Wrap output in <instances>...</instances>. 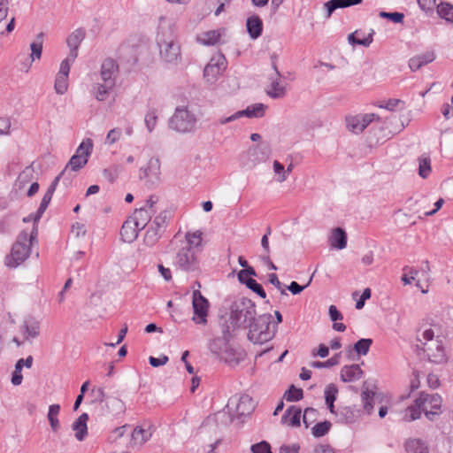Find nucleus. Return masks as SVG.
<instances>
[{"instance_id": "62", "label": "nucleus", "mask_w": 453, "mask_h": 453, "mask_svg": "<svg viewBox=\"0 0 453 453\" xmlns=\"http://www.w3.org/2000/svg\"><path fill=\"white\" fill-rule=\"evenodd\" d=\"M168 360H169L168 357L164 354L158 357H155L152 356H150L149 357V363L153 367L162 366V365H165L168 362Z\"/></svg>"}, {"instance_id": "18", "label": "nucleus", "mask_w": 453, "mask_h": 453, "mask_svg": "<svg viewBox=\"0 0 453 453\" xmlns=\"http://www.w3.org/2000/svg\"><path fill=\"white\" fill-rule=\"evenodd\" d=\"M281 76H269L270 87L266 94L273 99L282 98L286 96V84L280 81Z\"/></svg>"}, {"instance_id": "11", "label": "nucleus", "mask_w": 453, "mask_h": 453, "mask_svg": "<svg viewBox=\"0 0 453 453\" xmlns=\"http://www.w3.org/2000/svg\"><path fill=\"white\" fill-rule=\"evenodd\" d=\"M140 178L147 179V181L154 185L159 181L160 161L157 157H151L146 167L140 169Z\"/></svg>"}, {"instance_id": "21", "label": "nucleus", "mask_w": 453, "mask_h": 453, "mask_svg": "<svg viewBox=\"0 0 453 453\" xmlns=\"http://www.w3.org/2000/svg\"><path fill=\"white\" fill-rule=\"evenodd\" d=\"M246 28L250 37L257 39L263 33V21L257 15H252L247 19Z\"/></svg>"}, {"instance_id": "33", "label": "nucleus", "mask_w": 453, "mask_h": 453, "mask_svg": "<svg viewBox=\"0 0 453 453\" xmlns=\"http://www.w3.org/2000/svg\"><path fill=\"white\" fill-rule=\"evenodd\" d=\"M202 232L187 233L186 240L181 242V246L196 250L199 252L202 249Z\"/></svg>"}, {"instance_id": "31", "label": "nucleus", "mask_w": 453, "mask_h": 453, "mask_svg": "<svg viewBox=\"0 0 453 453\" xmlns=\"http://www.w3.org/2000/svg\"><path fill=\"white\" fill-rule=\"evenodd\" d=\"M115 86L106 82H96L92 87V93L97 101H105Z\"/></svg>"}, {"instance_id": "32", "label": "nucleus", "mask_w": 453, "mask_h": 453, "mask_svg": "<svg viewBox=\"0 0 453 453\" xmlns=\"http://www.w3.org/2000/svg\"><path fill=\"white\" fill-rule=\"evenodd\" d=\"M363 0H329L325 4V7L327 12L326 17H330L332 13L340 8H347L356 4H358Z\"/></svg>"}, {"instance_id": "45", "label": "nucleus", "mask_w": 453, "mask_h": 453, "mask_svg": "<svg viewBox=\"0 0 453 453\" xmlns=\"http://www.w3.org/2000/svg\"><path fill=\"white\" fill-rule=\"evenodd\" d=\"M431 159L427 156L422 155L418 157V174L421 178L426 179L431 173Z\"/></svg>"}, {"instance_id": "41", "label": "nucleus", "mask_w": 453, "mask_h": 453, "mask_svg": "<svg viewBox=\"0 0 453 453\" xmlns=\"http://www.w3.org/2000/svg\"><path fill=\"white\" fill-rule=\"evenodd\" d=\"M43 36H44L43 33H42V32L39 33L36 35V40L30 44V49H31L30 58H31V61H35L36 59H40L41 58L42 51Z\"/></svg>"}, {"instance_id": "42", "label": "nucleus", "mask_w": 453, "mask_h": 453, "mask_svg": "<svg viewBox=\"0 0 453 453\" xmlns=\"http://www.w3.org/2000/svg\"><path fill=\"white\" fill-rule=\"evenodd\" d=\"M23 326L26 339L35 338L40 334V324L33 319L26 320Z\"/></svg>"}, {"instance_id": "50", "label": "nucleus", "mask_w": 453, "mask_h": 453, "mask_svg": "<svg viewBox=\"0 0 453 453\" xmlns=\"http://www.w3.org/2000/svg\"><path fill=\"white\" fill-rule=\"evenodd\" d=\"M54 88L57 94L64 95L68 88V76L57 74Z\"/></svg>"}, {"instance_id": "20", "label": "nucleus", "mask_w": 453, "mask_h": 453, "mask_svg": "<svg viewBox=\"0 0 453 453\" xmlns=\"http://www.w3.org/2000/svg\"><path fill=\"white\" fill-rule=\"evenodd\" d=\"M436 56L434 50L416 55L409 59V67L412 72L419 70L422 66L432 63Z\"/></svg>"}, {"instance_id": "2", "label": "nucleus", "mask_w": 453, "mask_h": 453, "mask_svg": "<svg viewBox=\"0 0 453 453\" xmlns=\"http://www.w3.org/2000/svg\"><path fill=\"white\" fill-rule=\"evenodd\" d=\"M157 44L159 48L161 58L167 63L177 64L181 58L180 46L176 42L173 29L159 27L157 37Z\"/></svg>"}, {"instance_id": "23", "label": "nucleus", "mask_w": 453, "mask_h": 453, "mask_svg": "<svg viewBox=\"0 0 453 453\" xmlns=\"http://www.w3.org/2000/svg\"><path fill=\"white\" fill-rule=\"evenodd\" d=\"M423 400L424 398H416L414 404L406 408L404 416L403 418V421L411 422L420 418L424 407Z\"/></svg>"}, {"instance_id": "16", "label": "nucleus", "mask_w": 453, "mask_h": 453, "mask_svg": "<svg viewBox=\"0 0 453 453\" xmlns=\"http://www.w3.org/2000/svg\"><path fill=\"white\" fill-rule=\"evenodd\" d=\"M103 411L104 414L119 417L125 413L126 404L120 398L110 395L106 397Z\"/></svg>"}, {"instance_id": "60", "label": "nucleus", "mask_w": 453, "mask_h": 453, "mask_svg": "<svg viewBox=\"0 0 453 453\" xmlns=\"http://www.w3.org/2000/svg\"><path fill=\"white\" fill-rule=\"evenodd\" d=\"M273 170L275 172L276 174H278V180L280 182H282L284 180H287V174H286V172H285V168H284V165L280 163L279 161L275 160L273 162Z\"/></svg>"}, {"instance_id": "1", "label": "nucleus", "mask_w": 453, "mask_h": 453, "mask_svg": "<svg viewBox=\"0 0 453 453\" xmlns=\"http://www.w3.org/2000/svg\"><path fill=\"white\" fill-rule=\"evenodd\" d=\"M257 315L256 303L250 298L240 297L230 305L229 317H221L219 326L225 334L237 328H247Z\"/></svg>"}, {"instance_id": "53", "label": "nucleus", "mask_w": 453, "mask_h": 453, "mask_svg": "<svg viewBox=\"0 0 453 453\" xmlns=\"http://www.w3.org/2000/svg\"><path fill=\"white\" fill-rule=\"evenodd\" d=\"M360 128L364 131L373 120H380V117L375 113L359 114Z\"/></svg>"}, {"instance_id": "8", "label": "nucleus", "mask_w": 453, "mask_h": 453, "mask_svg": "<svg viewBox=\"0 0 453 453\" xmlns=\"http://www.w3.org/2000/svg\"><path fill=\"white\" fill-rule=\"evenodd\" d=\"M196 124V118L186 108H177L173 116L169 119L170 128L188 133L193 130Z\"/></svg>"}, {"instance_id": "34", "label": "nucleus", "mask_w": 453, "mask_h": 453, "mask_svg": "<svg viewBox=\"0 0 453 453\" xmlns=\"http://www.w3.org/2000/svg\"><path fill=\"white\" fill-rule=\"evenodd\" d=\"M372 344V339L362 338L354 343L352 349L349 346L347 350L349 356L354 351L359 356H365L369 352V349Z\"/></svg>"}, {"instance_id": "57", "label": "nucleus", "mask_w": 453, "mask_h": 453, "mask_svg": "<svg viewBox=\"0 0 453 453\" xmlns=\"http://www.w3.org/2000/svg\"><path fill=\"white\" fill-rule=\"evenodd\" d=\"M250 451L252 453H272L271 445L266 441L252 444Z\"/></svg>"}, {"instance_id": "64", "label": "nucleus", "mask_w": 453, "mask_h": 453, "mask_svg": "<svg viewBox=\"0 0 453 453\" xmlns=\"http://www.w3.org/2000/svg\"><path fill=\"white\" fill-rule=\"evenodd\" d=\"M300 445L293 443L291 445L283 444L280 447L279 453H299Z\"/></svg>"}, {"instance_id": "9", "label": "nucleus", "mask_w": 453, "mask_h": 453, "mask_svg": "<svg viewBox=\"0 0 453 453\" xmlns=\"http://www.w3.org/2000/svg\"><path fill=\"white\" fill-rule=\"evenodd\" d=\"M175 265L185 272L199 270L197 251L180 245L176 254Z\"/></svg>"}, {"instance_id": "25", "label": "nucleus", "mask_w": 453, "mask_h": 453, "mask_svg": "<svg viewBox=\"0 0 453 453\" xmlns=\"http://www.w3.org/2000/svg\"><path fill=\"white\" fill-rule=\"evenodd\" d=\"M374 395L375 393L368 388L367 382H364L362 386L361 400L363 403L364 411L368 415L373 412Z\"/></svg>"}, {"instance_id": "19", "label": "nucleus", "mask_w": 453, "mask_h": 453, "mask_svg": "<svg viewBox=\"0 0 453 453\" xmlns=\"http://www.w3.org/2000/svg\"><path fill=\"white\" fill-rule=\"evenodd\" d=\"M85 30L83 28H78L74 30L66 39L67 46L69 47V54L71 59H76L78 56V50L81 42L85 37Z\"/></svg>"}, {"instance_id": "4", "label": "nucleus", "mask_w": 453, "mask_h": 453, "mask_svg": "<svg viewBox=\"0 0 453 453\" xmlns=\"http://www.w3.org/2000/svg\"><path fill=\"white\" fill-rule=\"evenodd\" d=\"M31 253V245L28 244V233L21 231L13 243L11 254L5 257L8 267L16 268L28 258Z\"/></svg>"}, {"instance_id": "61", "label": "nucleus", "mask_w": 453, "mask_h": 453, "mask_svg": "<svg viewBox=\"0 0 453 453\" xmlns=\"http://www.w3.org/2000/svg\"><path fill=\"white\" fill-rule=\"evenodd\" d=\"M74 60L75 59H71L70 54H68L67 58L61 62L58 74L68 76L70 72V64L73 63Z\"/></svg>"}, {"instance_id": "52", "label": "nucleus", "mask_w": 453, "mask_h": 453, "mask_svg": "<svg viewBox=\"0 0 453 453\" xmlns=\"http://www.w3.org/2000/svg\"><path fill=\"white\" fill-rule=\"evenodd\" d=\"M379 16L382 19H387L393 23H403L404 19V14L403 12H380Z\"/></svg>"}, {"instance_id": "10", "label": "nucleus", "mask_w": 453, "mask_h": 453, "mask_svg": "<svg viewBox=\"0 0 453 453\" xmlns=\"http://www.w3.org/2000/svg\"><path fill=\"white\" fill-rule=\"evenodd\" d=\"M192 304L195 314L192 319L193 321L196 324H205L207 322L209 302L199 290L193 292Z\"/></svg>"}, {"instance_id": "38", "label": "nucleus", "mask_w": 453, "mask_h": 453, "mask_svg": "<svg viewBox=\"0 0 453 453\" xmlns=\"http://www.w3.org/2000/svg\"><path fill=\"white\" fill-rule=\"evenodd\" d=\"M221 34L219 30H210L202 34L198 37V42L206 46L215 45L220 39Z\"/></svg>"}, {"instance_id": "6", "label": "nucleus", "mask_w": 453, "mask_h": 453, "mask_svg": "<svg viewBox=\"0 0 453 453\" xmlns=\"http://www.w3.org/2000/svg\"><path fill=\"white\" fill-rule=\"evenodd\" d=\"M167 226V212L159 213L144 234L143 242L148 247H154L161 238L163 233Z\"/></svg>"}, {"instance_id": "22", "label": "nucleus", "mask_w": 453, "mask_h": 453, "mask_svg": "<svg viewBox=\"0 0 453 453\" xmlns=\"http://www.w3.org/2000/svg\"><path fill=\"white\" fill-rule=\"evenodd\" d=\"M88 414L84 412L81 415H80L79 418L72 425V429L76 432L75 438L79 441H84V439L88 435Z\"/></svg>"}, {"instance_id": "56", "label": "nucleus", "mask_w": 453, "mask_h": 453, "mask_svg": "<svg viewBox=\"0 0 453 453\" xmlns=\"http://www.w3.org/2000/svg\"><path fill=\"white\" fill-rule=\"evenodd\" d=\"M348 128L355 133V134H360L362 133V129L360 128V120L358 115L349 117L346 119Z\"/></svg>"}, {"instance_id": "58", "label": "nucleus", "mask_w": 453, "mask_h": 453, "mask_svg": "<svg viewBox=\"0 0 453 453\" xmlns=\"http://www.w3.org/2000/svg\"><path fill=\"white\" fill-rule=\"evenodd\" d=\"M317 414V410L311 407H308L304 410L303 421L306 427H309L311 423L313 422Z\"/></svg>"}, {"instance_id": "26", "label": "nucleus", "mask_w": 453, "mask_h": 453, "mask_svg": "<svg viewBox=\"0 0 453 453\" xmlns=\"http://www.w3.org/2000/svg\"><path fill=\"white\" fill-rule=\"evenodd\" d=\"M302 410L301 408L291 405L284 412L281 417L282 423H288L291 426H299L301 419Z\"/></svg>"}, {"instance_id": "59", "label": "nucleus", "mask_w": 453, "mask_h": 453, "mask_svg": "<svg viewBox=\"0 0 453 453\" xmlns=\"http://www.w3.org/2000/svg\"><path fill=\"white\" fill-rule=\"evenodd\" d=\"M121 135V129L120 128H112L108 132V134L106 136L105 143H108L110 145L115 143L117 141L119 140Z\"/></svg>"}, {"instance_id": "12", "label": "nucleus", "mask_w": 453, "mask_h": 453, "mask_svg": "<svg viewBox=\"0 0 453 453\" xmlns=\"http://www.w3.org/2000/svg\"><path fill=\"white\" fill-rule=\"evenodd\" d=\"M119 71V65L112 58H106L101 65L100 79L101 81L106 82L112 86L116 84V74Z\"/></svg>"}, {"instance_id": "14", "label": "nucleus", "mask_w": 453, "mask_h": 453, "mask_svg": "<svg viewBox=\"0 0 453 453\" xmlns=\"http://www.w3.org/2000/svg\"><path fill=\"white\" fill-rule=\"evenodd\" d=\"M246 358V353L242 349H234L230 345L224 350L219 359L232 367L237 366Z\"/></svg>"}, {"instance_id": "29", "label": "nucleus", "mask_w": 453, "mask_h": 453, "mask_svg": "<svg viewBox=\"0 0 453 453\" xmlns=\"http://www.w3.org/2000/svg\"><path fill=\"white\" fill-rule=\"evenodd\" d=\"M418 398H424L423 411L441 410L442 399L438 394L421 392Z\"/></svg>"}, {"instance_id": "48", "label": "nucleus", "mask_w": 453, "mask_h": 453, "mask_svg": "<svg viewBox=\"0 0 453 453\" xmlns=\"http://www.w3.org/2000/svg\"><path fill=\"white\" fill-rule=\"evenodd\" d=\"M332 424L330 421L325 420L323 422L317 423L311 429V434L314 437L319 438L326 435L330 428Z\"/></svg>"}, {"instance_id": "24", "label": "nucleus", "mask_w": 453, "mask_h": 453, "mask_svg": "<svg viewBox=\"0 0 453 453\" xmlns=\"http://www.w3.org/2000/svg\"><path fill=\"white\" fill-rule=\"evenodd\" d=\"M363 371L358 365H344L341 370V379L344 382H352L359 380Z\"/></svg>"}, {"instance_id": "44", "label": "nucleus", "mask_w": 453, "mask_h": 453, "mask_svg": "<svg viewBox=\"0 0 453 453\" xmlns=\"http://www.w3.org/2000/svg\"><path fill=\"white\" fill-rule=\"evenodd\" d=\"M93 151V142L91 139L88 138L83 140L81 144L76 149L74 155H78L80 157L87 158L88 160L89 156Z\"/></svg>"}, {"instance_id": "43", "label": "nucleus", "mask_w": 453, "mask_h": 453, "mask_svg": "<svg viewBox=\"0 0 453 453\" xmlns=\"http://www.w3.org/2000/svg\"><path fill=\"white\" fill-rule=\"evenodd\" d=\"M426 350L431 362L439 364L445 360L444 349L440 343L435 342V353L433 352V349L430 346Z\"/></svg>"}, {"instance_id": "47", "label": "nucleus", "mask_w": 453, "mask_h": 453, "mask_svg": "<svg viewBox=\"0 0 453 453\" xmlns=\"http://www.w3.org/2000/svg\"><path fill=\"white\" fill-rule=\"evenodd\" d=\"M341 352L334 354L332 357L327 359L326 361H314L311 364V366L313 368H330L334 365H339Z\"/></svg>"}, {"instance_id": "28", "label": "nucleus", "mask_w": 453, "mask_h": 453, "mask_svg": "<svg viewBox=\"0 0 453 453\" xmlns=\"http://www.w3.org/2000/svg\"><path fill=\"white\" fill-rule=\"evenodd\" d=\"M330 246L334 249L343 250L347 246V234L342 227H335L329 238Z\"/></svg>"}, {"instance_id": "7", "label": "nucleus", "mask_w": 453, "mask_h": 453, "mask_svg": "<svg viewBox=\"0 0 453 453\" xmlns=\"http://www.w3.org/2000/svg\"><path fill=\"white\" fill-rule=\"evenodd\" d=\"M227 67L226 57L219 52L213 55L203 69V78L209 84H214Z\"/></svg>"}, {"instance_id": "39", "label": "nucleus", "mask_w": 453, "mask_h": 453, "mask_svg": "<svg viewBox=\"0 0 453 453\" xmlns=\"http://www.w3.org/2000/svg\"><path fill=\"white\" fill-rule=\"evenodd\" d=\"M151 435L152 434L148 430L136 426L132 433V441L134 444L142 446L150 439Z\"/></svg>"}, {"instance_id": "37", "label": "nucleus", "mask_w": 453, "mask_h": 453, "mask_svg": "<svg viewBox=\"0 0 453 453\" xmlns=\"http://www.w3.org/2000/svg\"><path fill=\"white\" fill-rule=\"evenodd\" d=\"M59 411H60L59 404L55 403V404L50 405L47 418L49 419V422H50L52 431L55 433H57L60 428V423L58 418V415L59 414Z\"/></svg>"}, {"instance_id": "54", "label": "nucleus", "mask_w": 453, "mask_h": 453, "mask_svg": "<svg viewBox=\"0 0 453 453\" xmlns=\"http://www.w3.org/2000/svg\"><path fill=\"white\" fill-rule=\"evenodd\" d=\"M246 287L261 298L265 299L266 297L265 289L263 288L262 285L259 284L256 280L253 279L252 280H249Z\"/></svg>"}, {"instance_id": "27", "label": "nucleus", "mask_w": 453, "mask_h": 453, "mask_svg": "<svg viewBox=\"0 0 453 453\" xmlns=\"http://www.w3.org/2000/svg\"><path fill=\"white\" fill-rule=\"evenodd\" d=\"M406 453H429V448L426 441L418 438H409L404 442Z\"/></svg>"}, {"instance_id": "15", "label": "nucleus", "mask_w": 453, "mask_h": 453, "mask_svg": "<svg viewBox=\"0 0 453 453\" xmlns=\"http://www.w3.org/2000/svg\"><path fill=\"white\" fill-rule=\"evenodd\" d=\"M141 230L142 228L131 219V217L127 218L120 229V236L122 241L128 243L134 242L137 239L138 234Z\"/></svg>"}, {"instance_id": "36", "label": "nucleus", "mask_w": 453, "mask_h": 453, "mask_svg": "<svg viewBox=\"0 0 453 453\" xmlns=\"http://www.w3.org/2000/svg\"><path fill=\"white\" fill-rule=\"evenodd\" d=\"M348 40L352 45L368 47L372 42V35H362V33L357 30L349 35Z\"/></svg>"}, {"instance_id": "5", "label": "nucleus", "mask_w": 453, "mask_h": 453, "mask_svg": "<svg viewBox=\"0 0 453 453\" xmlns=\"http://www.w3.org/2000/svg\"><path fill=\"white\" fill-rule=\"evenodd\" d=\"M226 408L232 419L238 418L242 421V418L253 412L255 403L247 394L234 395L229 398Z\"/></svg>"}, {"instance_id": "46", "label": "nucleus", "mask_w": 453, "mask_h": 453, "mask_svg": "<svg viewBox=\"0 0 453 453\" xmlns=\"http://www.w3.org/2000/svg\"><path fill=\"white\" fill-rule=\"evenodd\" d=\"M60 179H63L64 184L67 187L69 184H71L73 176L66 177V170H63L51 182V184L49 186L47 191L45 193L50 194L53 196L56 188L60 180Z\"/></svg>"}, {"instance_id": "40", "label": "nucleus", "mask_w": 453, "mask_h": 453, "mask_svg": "<svg viewBox=\"0 0 453 453\" xmlns=\"http://www.w3.org/2000/svg\"><path fill=\"white\" fill-rule=\"evenodd\" d=\"M437 14L447 22L453 23V5L447 2H441L437 5Z\"/></svg>"}, {"instance_id": "55", "label": "nucleus", "mask_w": 453, "mask_h": 453, "mask_svg": "<svg viewBox=\"0 0 453 453\" xmlns=\"http://www.w3.org/2000/svg\"><path fill=\"white\" fill-rule=\"evenodd\" d=\"M338 394V388L334 383L328 384L325 388L326 402H335Z\"/></svg>"}, {"instance_id": "3", "label": "nucleus", "mask_w": 453, "mask_h": 453, "mask_svg": "<svg viewBox=\"0 0 453 453\" xmlns=\"http://www.w3.org/2000/svg\"><path fill=\"white\" fill-rule=\"evenodd\" d=\"M272 315L270 313H264L256 316L254 320L249 325L248 338L255 344H263L274 338L277 328L273 326L271 328Z\"/></svg>"}, {"instance_id": "13", "label": "nucleus", "mask_w": 453, "mask_h": 453, "mask_svg": "<svg viewBox=\"0 0 453 453\" xmlns=\"http://www.w3.org/2000/svg\"><path fill=\"white\" fill-rule=\"evenodd\" d=\"M362 411L351 406H341L336 410L335 419L337 423L352 424L361 417Z\"/></svg>"}, {"instance_id": "63", "label": "nucleus", "mask_w": 453, "mask_h": 453, "mask_svg": "<svg viewBox=\"0 0 453 453\" xmlns=\"http://www.w3.org/2000/svg\"><path fill=\"white\" fill-rule=\"evenodd\" d=\"M253 118H259L264 116L265 105L263 104H255L250 106Z\"/></svg>"}, {"instance_id": "51", "label": "nucleus", "mask_w": 453, "mask_h": 453, "mask_svg": "<svg viewBox=\"0 0 453 453\" xmlns=\"http://www.w3.org/2000/svg\"><path fill=\"white\" fill-rule=\"evenodd\" d=\"M157 115L156 110H154V109L150 110L146 113L145 118H144V122H145L146 127L150 133H151L153 131V129L155 128V127L157 125Z\"/></svg>"}, {"instance_id": "49", "label": "nucleus", "mask_w": 453, "mask_h": 453, "mask_svg": "<svg viewBox=\"0 0 453 453\" xmlns=\"http://www.w3.org/2000/svg\"><path fill=\"white\" fill-rule=\"evenodd\" d=\"M303 391L302 388H297L294 385H291L289 388L285 392L284 398L288 402H297L303 399Z\"/></svg>"}, {"instance_id": "17", "label": "nucleus", "mask_w": 453, "mask_h": 453, "mask_svg": "<svg viewBox=\"0 0 453 453\" xmlns=\"http://www.w3.org/2000/svg\"><path fill=\"white\" fill-rule=\"evenodd\" d=\"M221 337H216L212 339L208 345L211 352L216 355L219 358L224 353V350L229 346V341L233 337V332L225 334L221 331Z\"/></svg>"}, {"instance_id": "30", "label": "nucleus", "mask_w": 453, "mask_h": 453, "mask_svg": "<svg viewBox=\"0 0 453 453\" xmlns=\"http://www.w3.org/2000/svg\"><path fill=\"white\" fill-rule=\"evenodd\" d=\"M156 211H150L146 207H141L136 209L130 217L142 229H143L150 221L151 216Z\"/></svg>"}, {"instance_id": "35", "label": "nucleus", "mask_w": 453, "mask_h": 453, "mask_svg": "<svg viewBox=\"0 0 453 453\" xmlns=\"http://www.w3.org/2000/svg\"><path fill=\"white\" fill-rule=\"evenodd\" d=\"M87 158L78 155H73L65 165L64 170H66V177L72 176L71 172H77L87 165ZM74 176L73 175V178Z\"/></svg>"}]
</instances>
